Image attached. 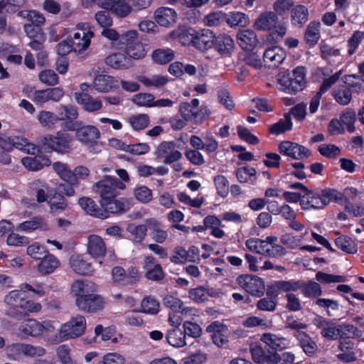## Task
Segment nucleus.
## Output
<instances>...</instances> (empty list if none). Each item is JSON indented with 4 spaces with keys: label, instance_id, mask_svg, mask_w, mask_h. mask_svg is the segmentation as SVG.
Returning <instances> with one entry per match:
<instances>
[{
    "label": "nucleus",
    "instance_id": "nucleus-1",
    "mask_svg": "<svg viewBox=\"0 0 364 364\" xmlns=\"http://www.w3.org/2000/svg\"><path fill=\"white\" fill-rule=\"evenodd\" d=\"M86 326V319L83 316H73L60 325L55 333H52V336L48 337V342L55 344L78 338L85 333Z\"/></svg>",
    "mask_w": 364,
    "mask_h": 364
},
{
    "label": "nucleus",
    "instance_id": "nucleus-2",
    "mask_svg": "<svg viewBox=\"0 0 364 364\" xmlns=\"http://www.w3.org/2000/svg\"><path fill=\"white\" fill-rule=\"evenodd\" d=\"M55 329L54 321H45L40 322L34 318H27L20 323L16 334L21 338H36L43 335L45 339L48 342V337L52 336V333L54 332Z\"/></svg>",
    "mask_w": 364,
    "mask_h": 364
},
{
    "label": "nucleus",
    "instance_id": "nucleus-3",
    "mask_svg": "<svg viewBox=\"0 0 364 364\" xmlns=\"http://www.w3.org/2000/svg\"><path fill=\"white\" fill-rule=\"evenodd\" d=\"M73 136L65 132L59 131L55 136L48 134L39 136L36 142L38 149L43 152L57 151L60 154L68 153L71 150Z\"/></svg>",
    "mask_w": 364,
    "mask_h": 364
},
{
    "label": "nucleus",
    "instance_id": "nucleus-4",
    "mask_svg": "<svg viewBox=\"0 0 364 364\" xmlns=\"http://www.w3.org/2000/svg\"><path fill=\"white\" fill-rule=\"evenodd\" d=\"M304 67H297L291 73L289 70L279 73L277 78L279 89L291 95L303 90L306 83Z\"/></svg>",
    "mask_w": 364,
    "mask_h": 364
},
{
    "label": "nucleus",
    "instance_id": "nucleus-5",
    "mask_svg": "<svg viewBox=\"0 0 364 364\" xmlns=\"http://www.w3.org/2000/svg\"><path fill=\"white\" fill-rule=\"evenodd\" d=\"M121 44L125 46L127 54L134 59L144 58L148 51V46L139 40L138 32L136 30H129L122 33Z\"/></svg>",
    "mask_w": 364,
    "mask_h": 364
},
{
    "label": "nucleus",
    "instance_id": "nucleus-6",
    "mask_svg": "<svg viewBox=\"0 0 364 364\" xmlns=\"http://www.w3.org/2000/svg\"><path fill=\"white\" fill-rule=\"evenodd\" d=\"M94 259L93 252H75L70 256L69 264L71 269L77 274L89 275L94 271L92 265Z\"/></svg>",
    "mask_w": 364,
    "mask_h": 364
},
{
    "label": "nucleus",
    "instance_id": "nucleus-7",
    "mask_svg": "<svg viewBox=\"0 0 364 364\" xmlns=\"http://www.w3.org/2000/svg\"><path fill=\"white\" fill-rule=\"evenodd\" d=\"M95 191L100 195L101 200L114 198L119 190L124 189L125 185L116 178L106 176L95 185Z\"/></svg>",
    "mask_w": 364,
    "mask_h": 364
},
{
    "label": "nucleus",
    "instance_id": "nucleus-8",
    "mask_svg": "<svg viewBox=\"0 0 364 364\" xmlns=\"http://www.w3.org/2000/svg\"><path fill=\"white\" fill-rule=\"evenodd\" d=\"M237 282L242 289L253 296H261L264 292V282L257 276L240 275L237 277Z\"/></svg>",
    "mask_w": 364,
    "mask_h": 364
},
{
    "label": "nucleus",
    "instance_id": "nucleus-9",
    "mask_svg": "<svg viewBox=\"0 0 364 364\" xmlns=\"http://www.w3.org/2000/svg\"><path fill=\"white\" fill-rule=\"evenodd\" d=\"M29 255L36 260H40L38 269L44 274L52 273L60 264L58 259L48 252H31Z\"/></svg>",
    "mask_w": 364,
    "mask_h": 364
},
{
    "label": "nucleus",
    "instance_id": "nucleus-10",
    "mask_svg": "<svg viewBox=\"0 0 364 364\" xmlns=\"http://www.w3.org/2000/svg\"><path fill=\"white\" fill-rule=\"evenodd\" d=\"M75 136L82 144L92 146L97 144L100 138V132L94 125L81 124L75 132Z\"/></svg>",
    "mask_w": 364,
    "mask_h": 364
},
{
    "label": "nucleus",
    "instance_id": "nucleus-11",
    "mask_svg": "<svg viewBox=\"0 0 364 364\" xmlns=\"http://www.w3.org/2000/svg\"><path fill=\"white\" fill-rule=\"evenodd\" d=\"M314 325L318 329L322 337L328 341L339 338V324L322 316H316L313 321Z\"/></svg>",
    "mask_w": 364,
    "mask_h": 364
},
{
    "label": "nucleus",
    "instance_id": "nucleus-12",
    "mask_svg": "<svg viewBox=\"0 0 364 364\" xmlns=\"http://www.w3.org/2000/svg\"><path fill=\"white\" fill-rule=\"evenodd\" d=\"M24 290L20 289L9 291L4 297V303L9 306L6 311V314L10 317L15 318L21 314L17 309H21L23 301H24Z\"/></svg>",
    "mask_w": 364,
    "mask_h": 364
},
{
    "label": "nucleus",
    "instance_id": "nucleus-13",
    "mask_svg": "<svg viewBox=\"0 0 364 364\" xmlns=\"http://www.w3.org/2000/svg\"><path fill=\"white\" fill-rule=\"evenodd\" d=\"M157 158L164 159V163L171 164L178 161L182 157V154L176 149V144L173 141H163L156 149L155 152Z\"/></svg>",
    "mask_w": 364,
    "mask_h": 364
},
{
    "label": "nucleus",
    "instance_id": "nucleus-14",
    "mask_svg": "<svg viewBox=\"0 0 364 364\" xmlns=\"http://www.w3.org/2000/svg\"><path fill=\"white\" fill-rule=\"evenodd\" d=\"M95 290V284L85 280H76L71 285V294L75 298V304L78 307L79 302L82 303Z\"/></svg>",
    "mask_w": 364,
    "mask_h": 364
},
{
    "label": "nucleus",
    "instance_id": "nucleus-15",
    "mask_svg": "<svg viewBox=\"0 0 364 364\" xmlns=\"http://www.w3.org/2000/svg\"><path fill=\"white\" fill-rule=\"evenodd\" d=\"M205 331L211 334L212 340L216 346L222 347L228 343V329L223 323L213 321L206 327Z\"/></svg>",
    "mask_w": 364,
    "mask_h": 364
},
{
    "label": "nucleus",
    "instance_id": "nucleus-16",
    "mask_svg": "<svg viewBox=\"0 0 364 364\" xmlns=\"http://www.w3.org/2000/svg\"><path fill=\"white\" fill-rule=\"evenodd\" d=\"M215 33L210 29H203L195 32L193 47L202 52L213 48Z\"/></svg>",
    "mask_w": 364,
    "mask_h": 364
},
{
    "label": "nucleus",
    "instance_id": "nucleus-17",
    "mask_svg": "<svg viewBox=\"0 0 364 364\" xmlns=\"http://www.w3.org/2000/svg\"><path fill=\"white\" fill-rule=\"evenodd\" d=\"M221 56L229 57L235 50L233 39L228 35L220 34L215 36L213 48Z\"/></svg>",
    "mask_w": 364,
    "mask_h": 364
},
{
    "label": "nucleus",
    "instance_id": "nucleus-18",
    "mask_svg": "<svg viewBox=\"0 0 364 364\" xmlns=\"http://www.w3.org/2000/svg\"><path fill=\"white\" fill-rule=\"evenodd\" d=\"M92 36L93 33L92 31L78 28V31L74 33L73 38L70 39L73 47V51L80 53L85 50L90 46Z\"/></svg>",
    "mask_w": 364,
    "mask_h": 364
},
{
    "label": "nucleus",
    "instance_id": "nucleus-19",
    "mask_svg": "<svg viewBox=\"0 0 364 364\" xmlns=\"http://www.w3.org/2000/svg\"><path fill=\"white\" fill-rule=\"evenodd\" d=\"M285 51L278 46L267 49L263 54V61L269 68L278 67L285 59Z\"/></svg>",
    "mask_w": 364,
    "mask_h": 364
},
{
    "label": "nucleus",
    "instance_id": "nucleus-20",
    "mask_svg": "<svg viewBox=\"0 0 364 364\" xmlns=\"http://www.w3.org/2000/svg\"><path fill=\"white\" fill-rule=\"evenodd\" d=\"M260 341L268 348L275 350H282L289 347V342L287 338L272 333H264L261 336Z\"/></svg>",
    "mask_w": 364,
    "mask_h": 364
},
{
    "label": "nucleus",
    "instance_id": "nucleus-21",
    "mask_svg": "<svg viewBox=\"0 0 364 364\" xmlns=\"http://www.w3.org/2000/svg\"><path fill=\"white\" fill-rule=\"evenodd\" d=\"M63 95L64 91L62 88L53 87L35 91L33 98L37 102L45 103L50 100L58 102Z\"/></svg>",
    "mask_w": 364,
    "mask_h": 364
},
{
    "label": "nucleus",
    "instance_id": "nucleus-22",
    "mask_svg": "<svg viewBox=\"0 0 364 364\" xmlns=\"http://www.w3.org/2000/svg\"><path fill=\"white\" fill-rule=\"evenodd\" d=\"M48 203L50 213L55 215L65 210L68 207V200L55 190H52L49 193Z\"/></svg>",
    "mask_w": 364,
    "mask_h": 364
},
{
    "label": "nucleus",
    "instance_id": "nucleus-23",
    "mask_svg": "<svg viewBox=\"0 0 364 364\" xmlns=\"http://www.w3.org/2000/svg\"><path fill=\"white\" fill-rule=\"evenodd\" d=\"M279 18L273 11H266L259 15L255 23V27L260 31H270L276 28Z\"/></svg>",
    "mask_w": 364,
    "mask_h": 364
},
{
    "label": "nucleus",
    "instance_id": "nucleus-24",
    "mask_svg": "<svg viewBox=\"0 0 364 364\" xmlns=\"http://www.w3.org/2000/svg\"><path fill=\"white\" fill-rule=\"evenodd\" d=\"M75 99L79 105H82L85 111L89 112L99 111L102 107L100 100L94 99L92 96L85 92H76L75 94Z\"/></svg>",
    "mask_w": 364,
    "mask_h": 364
},
{
    "label": "nucleus",
    "instance_id": "nucleus-25",
    "mask_svg": "<svg viewBox=\"0 0 364 364\" xmlns=\"http://www.w3.org/2000/svg\"><path fill=\"white\" fill-rule=\"evenodd\" d=\"M154 18L160 26L168 27L176 22L177 14L172 9L162 7L155 11Z\"/></svg>",
    "mask_w": 364,
    "mask_h": 364
},
{
    "label": "nucleus",
    "instance_id": "nucleus-26",
    "mask_svg": "<svg viewBox=\"0 0 364 364\" xmlns=\"http://www.w3.org/2000/svg\"><path fill=\"white\" fill-rule=\"evenodd\" d=\"M117 81L113 77L107 75H97L92 87L100 92H108L117 87Z\"/></svg>",
    "mask_w": 364,
    "mask_h": 364
},
{
    "label": "nucleus",
    "instance_id": "nucleus-27",
    "mask_svg": "<svg viewBox=\"0 0 364 364\" xmlns=\"http://www.w3.org/2000/svg\"><path fill=\"white\" fill-rule=\"evenodd\" d=\"M78 203L80 206L90 215L102 219L107 218L106 211L99 208L95 202L90 198L82 197L79 199Z\"/></svg>",
    "mask_w": 364,
    "mask_h": 364
},
{
    "label": "nucleus",
    "instance_id": "nucleus-28",
    "mask_svg": "<svg viewBox=\"0 0 364 364\" xmlns=\"http://www.w3.org/2000/svg\"><path fill=\"white\" fill-rule=\"evenodd\" d=\"M144 268L146 270L147 279L159 281L164 278V273L160 264H157L154 259L147 257L145 259Z\"/></svg>",
    "mask_w": 364,
    "mask_h": 364
},
{
    "label": "nucleus",
    "instance_id": "nucleus-29",
    "mask_svg": "<svg viewBox=\"0 0 364 364\" xmlns=\"http://www.w3.org/2000/svg\"><path fill=\"white\" fill-rule=\"evenodd\" d=\"M104 305L105 300L101 296L92 294L83 303L79 302L78 308L84 311L95 312L102 309Z\"/></svg>",
    "mask_w": 364,
    "mask_h": 364
},
{
    "label": "nucleus",
    "instance_id": "nucleus-30",
    "mask_svg": "<svg viewBox=\"0 0 364 364\" xmlns=\"http://www.w3.org/2000/svg\"><path fill=\"white\" fill-rule=\"evenodd\" d=\"M239 46L246 50H252L257 44V38L252 30H245L239 32L237 35Z\"/></svg>",
    "mask_w": 364,
    "mask_h": 364
},
{
    "label": "nucleus",
    "instance_id": "nucleus-31",
    "mask_svg": "<svg viewBox=\"0 0 364 364\" xmlns=\"http://www.w3.org/2000/svg\"><path fill=\"white\" fill-rule=\"evenodd\" d=\"M309 10L303 5H297L291 11V21L294 26L301 28L309 18Z\"/></svg>",
    "mask_w": 364,
    "mask_h": 364
},
{
    "label": "nucleus",
    "instance_id": "nucleus-32",
    "mask_svg": "<svg viewBox=\"0 0 364 364\" xmlns=\"http://www.w3.org/2000/svg\"><path fill=\"white\" fill-rule=\"evenodd\" d=\"M21 162L25 168L33 171L41 170L50 164V161L48 158L41 156L24 157Z\"/></svg>",
    "mask_w": 364,
    "mask_h": 364
},
{
    "label": "nucleus",
    "instance_id": "nucleus-33",
    "mask_svg": "<svg viewBox=\"0 0 364 364\" xmlns=\"http://www.w3.org/2000/svg\"><path fill=\"white\" fill-rule=\"evenodd\" d=\"M322 200L321 194H316L310 191V193H306L302 196L301 200V209L308 210L309 208H323L324 205Z\"/></svg>",
    "mask_w": 364,
    "mask_h": 364
},
{
    "label": "nucleus",
    "instance_id": "nucleus-34",
    "mask_svg": "<svg viewBox=\"0 0 364 364\" xmlns=\"http://www.w3.org/2000/svg\"><path fill=\"white\" fill-rule=\"evenodd\" d=\"M332 96L338 104L345 106L352 100V91L344 84L340 85L333 89Z\"/></svg>",
    "mask_w": 364,
    "mask_h": 364
},
{
    "label": "nucleus",
    "instance_id": "nucleus-35",
    "mask_svg": "<svg viewBox=\"0 0 364 364\" xmlns=\"http://www.w3.org/2000/svg\"><path fill=\"white\" fill-rule=\"evenodd\" d=\"M166 340L173 347L181 348L186 344V335L180 328H172L166 334Z\"/></svg>",
    "mask_w": 364,
    "mask_h": 364
},
{
    "label": "nucleus",
    "instance_id": "nucleus-36",
    "mask_svg": "<svg viewBox=\"0 0 364 364\" xmlns=\"http://www.w3.org/2000/svg\"><path fill=\"white\" fill-rule=\"evenodd\" d=\"M294 336L306 354L313 355L316 352L317 345L307 333L303 331H296Z\"/></svg>",
    "mask_w": 364,
    "mask_h": 364
},
{
    "label": "nucleus",
    "instance_id": "nucleus-37",
    "mask_svg": "<svg viewBox=\"0 0 364 364\" xmlns=\"http://www.w3.org/2000/svg\"><path fill=\"white\" fill-rule=\"evenodd\" d=\"M101 206L102 210L106 211L107 218L109 217L108 213H118L125 212L127 210V205L122 201L116 200L114 198L107 199L105 200H100Z\"/></svg>",
    "mask_w": 364,
    "mask_h": 364
},
{
    "label": "nucleus",
    "instance_id": "nucleus-38",
    "mask_svg": "<svg viewBox=\"0 0 364 364\" xmlns=\"http://www.w3.org/2000/svg\"><path fill=\"white\" fill-rule=\"evenodd\" d=\"M213 296V291L203 287L191 289L188 291V297L196 303L201 304Z\"/></svg>",
    "mask_w": 364,
    "mask_h": 364
},
{
    "label": "nucleus",
    "instance_id": "nucleus-39",
    "mask_svg": "<svg viewBox=\"0 0 364 364\" xmlns=\"http://www.w3.org/2000/svg\"><path fill=\"white\" fill-rule=\"evenodd\" d=\"M13 148L18 149L31 154H34L36 149L40 150L38 147V144L35 145L33 144H31L28 142L26 139L19 136L11 137V150Z\"/></svg>",
    "mask_w": 364,
    "mask_h": 364
},
{
    "label": "nucleus",
    "instance_id": "nucleus-40",
    "mask_svg": "<svg viewBox=\"0 0 364 364\" xmlns=\"http://www.w3.org/2000/svg\"><path fill=\"white\" fill-rule=\"evenodd\" d=\"M71 348L66 344L58 346L55 349V360L53 364H73Z\"/></svg>",
    "mask_w": 364,
    "mask_h": 364
},
{
    "label": "nucleus",
    "instance_id": "nucleus-41",
    "mask_svg": "<svg viewBox=\"0 0 364 364\" xmlns=\"http://www.w3.org/2000/svg\"><path fill=\"white\" fill-rule=\"evenodd\" d=\"M53 168L62 180L68 182L71 185H73V181H75V176L73 175V171H71V169L66 164H63L60 161L55 162L53 164Z\"/></svg>",
    "mask_w": 364,
    "mask_h": 364
},
{
    "label": "nucleus",
    "instance_id": "nucleus-42",
    "mask_svg": "<svg viewBox=\"0 0 364 364\" xmlns=\"http://www.w3.org/2000/svg\"><path fill=\"white\" fill-rule=\"evenodd\" d=\"M106 63L115 69L128 68L130 65L129 58L120 53H114L107 57Z\"/></svg>",
    "mask_w": 364,
    "mask_h": 364
},
{
    "label": "nucleus",
    "instance_id": "nucleus-43",
    "mask_svg": "<svg viewBox=\"0 0 364 364\" xmlns=\"http://www.w3.org/2000/svg\"><path fill=\"white\" fill-rule=\"evenodd\" d=\"M146 225L151 230V235L156 242L162 243L167 238V232L160 228V223L155 219L147 220Z\"/></svg>",
    "mask_w": 364,
    "mask_h": 364
},
{
    "label": "nucleus",
    "instance_id": "nucleus-44",
    "mask_svg": "<svg viewBox=\"0 0 364 364\" xmlns=\"http://www.w3.org/2000/svg\"><path fill=\"white\" fill-rule=\"evenodd\" d=\"M252 358L257 364H269V358L272 352L265 353L263 348L257 343H252L250 347Z\"/></svg>",
    "mask_w": 364,
    "mask_h": 364
},
{
    "label": "nucleus",
    "instance_id": "nucleus-45",
    "mask_svg": "<svg viewBox=\"0 0 364 364\" xmlns=\"http://www.w3.org/2000/svg\"><path fill=\"white\" fill-rule=\"evenodd\" d=\"M296 356L292 352L271 353L269 358V364H296Z\"/></svg>",
    "mask_w": 364,
    "mask_h": 364
},
{
    "label": "nucleus",
    "instance_id": "nucleus-46",
    "mask_svg": "<svg viewBox=\"0 0 364 364\" xmlns=\"http://www.w3.org/2000/svg\"><path fill=\"white\" fill-rule=\"evenodd\" d=\"M95 260L102 266H112L120 263L114 252H93Z\"/></svg>",
    "mask_w": 364,
    "mask_h": 364
},
{
    "label": "nucleus",
    "instance_id": "nucleus-47",
    "mask_svg": "<svg viewBox=\"0 0 364 364\" xmlns=\"http://www.w3.org/2000/svg\"><path fill=\"white\" fill-rule=\"evenodd\" d=\"M292 123L289 113L285 114L284 119H281L278 122L271 125L269 127V132L275 135L284 133L286 131L291 130Z\"/></svg>",
    "mask_w": 364,
    "mask_h": 364
},
{
    "label": "nucleus",
    "instance_id": "nucleus-48",
    "mask_svg": "<svg viewBox=\"0 0 364 364\" xmlns=\"http://www.w3.org/2000/svg\"><path fill=\"white\" fill-rule=\"evenodd\" d=\"M277 240V238L273 236L267 237L266 240L252 238L247 240L246 245L249 250H270L268 245L273 244Z\"/></svg>",
    "mask_w": 364,
    "mask_h": 364
},
{
    "label": "nucleus",
    "instance_id": "nucleus-49",
    "mask_svg": "<svg viewBox=\"0 0 364 364\" xmlns=\"http://www.w3.org/2000/svg\"><path fill=\"white\" fill-rule=\"evenodd\" d=\"M38 228L46 229L47 226L44 220L40 217H35L31 220H27L20 223L16 230L25 232H31Z\"/></svg>",
    "mask_w": 364,
    "mask_h": 364
},
{
    "label": "nucleus",
    "instance_id": "nucleus-50",
    "mask_svg": "<svg viewBox=\"0 0 364 364\" xmlns=\"http://www.w3.org/2000/svg\"><path fill=\"white\" fill-rule=\"evenodd\" d=\"M138 80L146 87H161L168 82V78L160 75H155L151 77L141 75L138 77Z\"/></svg>",
    "mask_w": 364,
    "mask_h": 364
},
{
    "label": "nucleus",
    "instance_id": "nucleus-51",
    "mask_svg": "<svg viewBox=\"0 0 364 364\" xmlns=\"http://www.w3.org/2000/svg\"><path fill=\"white\" fill-rule=\"evenodd\" d=\"M320 22L311 21L307 26L305 32V40L311 46L315 45L320 38Z\"/></svg>",
    "mask_w": 364,
    "mask_h": 364
},
{
    "label": "nucleus",
    "instance_id": "nucleus-52",
    "mask_svg": "<svg viewBox=\"0 0 364 364\" xmlns=\"http://www.w3.org/2000/svg\"><path fill=\"white\" fill-rule=\"evenodd\" d=\"M346 86L355 92L364 91V80L358 75H347L343 77Z\"/></svg>",
    "mask_w": 364,
    "mask_h": 364
},
{
    "label": "nucleus",
    "instance_id": "nucleus-53",
    "mask_svg": "<svg viewBox=\"0 0 364 364\" xmlns=\"http://www.w3.org/2000/svg\"><path fill=\"white\" fill-rule=\"evenodd\" d=\"M322 201L324 207L331 201L342 203L346 202V196L335 189H324L321 192Z\"/></svg>",
    "mask_w": 364,
    "mask_h": 364
},
{
    "label": "nucleus",
    "instance_id": "nucleus-54",
    "mask_svg": "<svg viewBox=\"0 0 364 364\" xmlns=\"http://www.w3.org/2000/svg\"><path fill=\"white\" fill-rule=\"evenodd\" d=\"M37 118L42 127L49 129H53L56 122L59 121L58 115L52 112L46 110L41 111Z\"/></svg>",
    "mask_w": 364,
    "mask_h": 364
},
{
    "label": "nucleus",
    "instance_id": "nucleus-55",
    "mask_svg": "<svg viewBox=\"0 0 364 364\" xmlns=\"http://www.w3.org/2000/svg\"><path fill=\"white\" fill-rule=\"evenodd\" d=\"M152 59L157 64H166L174 58V52L170 48L157 49L152 53Z\"/></svg>",
    "mask_w": 364,
    "mask_h": 364
},
{
    "label": "nucleus",
    "instance_id": "nucleus-56",
    "mask_svg": "<svg viewBox=\"0 0 364 364\" xmlns=\"http://www.w3.org/2000/svg\"><path fill=\"white\" fill-rule=\"evenodd\" d=\"M159 303L153 296L144 297L141 302V311L148 314H156L159 311Z\"/></svg>",
    "mask_w": 364,
    "mask_h": 364
},
{
    "label": "nucleus",
    "instance_id": "nucleus-57",
    "mask_svg": "<svg viewBox=\"0 0 364 364\" xmlns=\"http://www.w3.org/2000/svg\"><path fill=\"white\" fill-rule=\"evenodd\" d=\"M188 102H182L179 107V112L186 121H197L200 117V112L192 107Z\"/></svg>",
    "mask_w": 364,
    "mask_h": 364
},
{
    "label": "nucleus",
    "instance_id": "nucleus-58",
    "mask_svg": "<svg viewBox=\"0 0 364 364\" xmlns=\"http://www.w3.org/2000/svg\"><path fill=\"white\" fill-rule=\"evenodd\" d=\"M362 335V331L353 325L339 324V338H360Z\"/></svg>",
    "mask_w": 364,
    "mask_h": 364
},
{
    "label": "nucleus",
    "instance_id": "nucleus-59",
    "mask_svg": "<svg viewBox=\"0 0 364 364\" xmlns=\"http://www.w3.org/2000/svg\"><path fill=\"white\" fill-rule=\"evenodd\" d=\"M195 32L193 29L184 31H176L173 32V38H176L183 46H193V41L195 40Z\"/></svg>",
    "mask_w": 364,
    "mask_h": 364
},
{
    "label": "nucleus",
    "instance_id": "nucleus-60",
    "mask_svg": "<svg viewBox=\"0 0 364 364\" xmlns=\"http://www.w3.org/2000/svg\"><path fill=\"white\" fill-rule=\"evenodd\" d=\"M78 117V112L77 107L68 105H61L58 112V120H74Z\"/></svg>",
    "mask_w": 364,
    "mask_h": 364
},
{
    "label": "nucleus",
    "instance_id": "nucleus-61",
    "mask_svg": "<svg viewBox=\"0 0 364 364\" xmlns=\"http://www.w3.org/2000/svg\"><path fill=\"white\" fill-rule=\"evenodd\" d=\"M5 353L10 360L19 359L24 353V343H16L7 346Z\"/></svg>",
    "mask_w": 364,
    "mask_h": 364
},
{
    "label": "nucleus",
    "instance_id": "nucleus-62",
    "mask_svg": "<svg viewBox=\"0 0 364 364\" xmlns=\"http://www.w3.org/2000/svg\"><path fill=\"white\" fill-rule=\"evenodd\" d=\"M203 22L208 26H217L226 22V14L222 11H213L204 17Z\"/></svg>",
    "mask_w": 364,
    "mask_h": 364
},
{
    "label": "nucleus",
    "instance_id": "nucleus-63",
    "mask_svg": "<svg viewBox=\"0 0 364 364\" xmlns=\"http://www.w3.org/2000/svg\"><path fill=\"white\" fill-rule=\"evenodd\" d=\"M274 287L282 291H296L302 287V282L300 281L289 280V281H277L274 283Z\"/></svg>",
    "mask_w": 364,
    "mask_h": 364
},
{
    "label": "nucleus",
    "instance_id": "nucleus-64",
    "mask_svg": "<svg viewBox=\"0 0 364 364\" xmlns=\"http://www.w3.org/2000/svg\"><path fill=\"white\" fill-rule=\"evenodd\" d=\"M226 23L231 27H245L249 23V19L245 14L236 12L230 16H226Z\"/></svg>",
    "mask_w": 364,
    "mask_h": 364
}]
</instances>
